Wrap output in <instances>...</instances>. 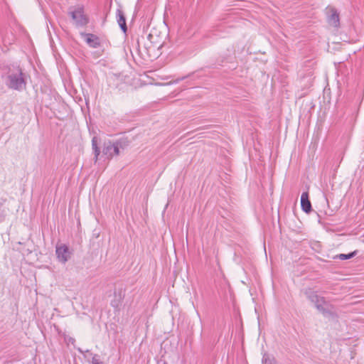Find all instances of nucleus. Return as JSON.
I'll return each instance as SVG.
<instances>
[{
	"mask_svg": "<svg viewBox=\"0 0 364 364\" xmlns=\"http://www.w3.org/2000/svg\"><path fill=\"white\" fill-rule=\"evenodd\" d=\"M147 43L146 48L148 50L160 49L163 46L162 38L160 37L156 31H151L147 36Z\"/></svg>",
	"mask_w": 364,
	"mask_h": 364,
	"instance_id": "4",
	"label": "nucleus"
},
{
	"mask_svg": "<svg viewBox=\"0 0 364 364\" xmlns=\"http://www.w3.org/2000/svg\"><path fill=\"white\" fill-rule=\"evenodd\" d=\"M71 339H72V340H70V342H73V341H75V340H74V338H71Z\"/></svg>",
	"mask_w": 364,
	"mask_h": 364,
	"instance_id": "15",
	"label": "nucleus"
},
{
	"mask_svg": "<svg viewBox=\"0 0 364 364\" xmlns=\"http://www.w3.org/2000/svg\"><path fill=\"white\" fill-rule=\"evenodd\" d=\"M55 254L59 262L66 263L70 258L71 252L65 244H58L55 247Z\"/></svg>",
	"mask_w": 364,
	"mask_h": 364,
	"instance_id": "6",
	"label": "nucleus"
},
{
	"mask_svg": "<svg viewBox=\"0 0 364 364\" xmlns=\"http://www.w3.org/2000/svg\"><path fill=\"white\" fill-rule=\"evenodd\" d=\"M92 148L94 154H95V157H94L95 161L97 162V161L98 160L100 154V149L98 147L97 139L96 136H94L92 139Z\"/></svg>",
	"mask_w": 364,
	"mask_h": 364,
	"instance_id": "11",
	"label": "nucleus"
},
{
	"mask_svg": "<svg viewBox=\"0 0 364 364\" xmlns=\"http://www.w3.org/2000/svg\"><path fill=\"white\" fill-rule=\"evenodd\" d=\"M301 205L302 210L305 213H309L311 210V204L309 200V195L307 192H304L301 196Z\"/></svg>",
	"mask_w": 364,
	"mask_h": 364,
	"instance_id": "7",
	"label": "nucleus"
},
{
	"mask_svg": "<svg viewBox=\"0 0 364 364\" xmlns=\"http://www.w3.org/2000/svg\"><path fill=\"white\" fill-rule=\"evenodd\" d=\"M71 339H72V340H70V342H73V341H75V340H74V338H71Z\"/></svg>",
	"mask_w": 364,
	"mask_h": 364,
	"instance_id": "16",
	"label": "nucleus"
},
{
	"mask_svg": "<svg viewBox=\"0 0 364 364\" xmlns=\"http://www.w3.org/2000/svg\"><path fill=\"white\" fill-rule=\"evenodd\" d=\"M356 255V251L352 252L349 254H340L336 255L334 259H339L341 260H345L353 258Z\"/></svg>",
	"mask_w": 364,
	"mask_h": 364,
	"instance_id": "13",
	"label": "nucleus"
},
{
	"mask_svg": "<svg viewBox=\"0 0 364 364\" xmlns=\"http://www.w3.org/2000/svg\"><path fill=\"white\" fill-rule=\"evenodd\" d=\"M117 23L121 28V29L126 33L127 30V24H126V19L124 12L121 9L117 10Z\"/></svg>",
	"mask_w": 364,
	"mask_h": 364,
	"instance_id": "9",
	"label": "nucleus"
},
{
	"mask_svg": "<svg viewBox=\"0 0 364 364\" xmlns=\"http://www.w3.org/2000/svg\"><path fill=\"white\" fill-rule=\"evenodd\" d=\"M85 41L92 48H97L100 46L99 38L92 33H86Z\"/></svg>",
	"mask_w": 364,
	"mask_h": 364,
	"instance_id": "8",
	"label": "nucleus"
},
{
	"mask_svg": "<svg viewBox=\"0 0 364 364\" xmlns=\"http://www.w3.org/2000/svg\"><path fill=\"white\" fill-rule=\"evenodd\" d=\"M330 10L331 14L328 18V23L334 27H338L339 26V14L334 8H331Z\"/></svg>",
	"mask_w": 364,
	"mask_h": 364,
	"instance_id": "10",
	"label": "nucleus"
},
{
	"mask_svg": "<svg viewBox=\"0 0 364 364\" xmlns=\"http://www.w3.org/2000/svg\"><path fill=\"white\" fill-rule=\"evenodd\" d=\"M7 86L13 90H21L26 87V81L23 77V73L18 68L16 73H10L8 75Z\"/></svg>",
	"mask_w": 364,
	"mask_h": 364,
	"instance_id": "2",
	"label": "nucleus"
},
{
	"mask_svg": "<svg viewBox=\"0 0 364 364\" xmlns=\"http://www.w3.org/2000/svg\"><path fill=\"white\" fill-rule=\"evenodd\" d=\"M121 142L117 141L112 143L110 141L104 142L102 153L108 159H112L114 156L119 155Z\"/></svg>",
	"mask_w": 364,
	"mask_h": 364,
	"instance_id": "3",
	"label": "nucleus"
},
{
	"mask_svg": "<svg viewBox=\"0 0 364 364\" xmlns=\"http://www.w3.org/2000/svg\"><path fill=\"white\" fill-rule=\"evenodd\" d=\"M92 364H102V362L99 360L97 355H95L92 358Z\"/></svg>",
	"mask_w": 364,
	"mask_h": 364,
	"instance_id": "14",
	"label": "nucleus"
},
{
	"mask_svg": "<svg viewBox=\"0 0 364 364\" xmlns=\"http://www.w3.org/2000/svg\"><path fill=\"white\" fill-rule=\"evenodd\" d=\"M114 297L115 299L113 301H112L111 305L114 308L118 309L121 305L122 298L120 294L119 295H117L116 293H114Z\"/></svg>",
	"mask_w": 364,
	"mask_h": 364,
	"instance_id": "12",
	"label": "nucleus"
},
{
	"mask_svg": "<svg viewBox=\"0 0 364 364\" xmlns=\"http://www.w3.org/2000/svg\"><path fill=\"white\" fill-rule=\"evenodd\" d=\"M308 298L314 304L316 308L322 313L323 316H329L333 315L332 311L328 309V304L326 301L325 299L320 296L316 292H309Z\"/></svg>",
	"mask_w": 364,
	"mask_h": 364,
	"instance_id": "1",
	"label": "nucleus"
},
{
	"mask_svg": "<svg viewBox=\"0 0 364 364\" xmlns=\"http://www.w3.org/2000/svg\"><path fill=\"white\" fill-rule=\"evenodd\" d=\"M69 14L77 26H85L88 22V19L85 15L84 9L82 6H78L74 10L70 11Z\"/></svg>",
	"mask_w": 364,
	"mask_h": 364,
	"instance_id": "5",
	"label": "nucleus"
}]
</instances>
